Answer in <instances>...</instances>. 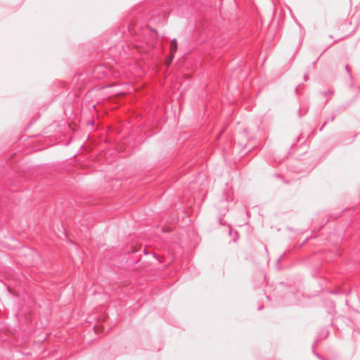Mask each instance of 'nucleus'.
I'll use <instances>...</instances> for the list:
<instances>
[{
	"instance_id": "obj_12",
	"label": "nucleus",
	"mask_w": 360,
	"mask_h": 360,
	"mask_svg": "<svg viewBox=\"0 0 360 360\" xmlns=\"http://www.w3.org/2000/svg\"><path fill=\"white\" fill-rule=\"evenodd\" d=\"M298 115H299V117H301L302 115L301 114V110L300 109L299 110V112H298Z\"/></svg>"
},
{
	"instance_id": "obj_3",
	"label": "nucleus",
	"mask_w": 360,
	"mask_h": 360,
	"mask_svg": "<svg viewBox=\"0 0 360 360\" xmlns=\"http://www.w3.org/2000/svg\"><path fill=\"white\" fill-rule=\"evenodd\" d=\"M139 250H141L140 248H131V252L132 253H136L138 252Z\"/></svg>"
},
{
	"instance_id": "obj_4",
	"label": "nucleus",
	"mask_w": 360,
	"mask_h": 360,
	"mask_svg": "<svg viewBox=\"0 0 360 360\" xmlns=\"http://www.w3.org/2000/svg\"><path fill=\"white\" fill-rule=\"evenodd\" d=\"M285 253H283L279 258L277 259L276 260V264L278 265L283 258V257L284 256Z\"/></svg>"
},
{
	"instance_id": "obj_10",
	"label": "nucleus",
	"mask_w": 360,
	"mask_h": 360,
	"mask_svg": "<svg viewBox=\"0 0 360 360\" xmlns=\"http://www.w3.org/2000/svg\"><path fill=\"white\" fill-rule=\"evenodd\" d=\"M142 251L144 252L145 255H149L150 254V252H147L146 250V249H143Z\"/></svg>"
},
{
	"instance_id": "obj_7",
	"label": "nucleus",
	"mask_w": 360,
	"mask_h": 360,
	"mask_svg": "<svg viewBox=\"0 0 360 360\" xmlns=\"http://www.w3.org/2000/svg\"><path fill=\"white\" fill-rule=\"evenodd\" d=\"M326 50H324L322 53L318 57L317 60H314L313 62V65H315L316 61L321 58V56L324 53V52L326 51Z\"/></svg>"
},
{
	"instance_id": "obj_5",
	"label": "nucleus",
	"mask_w": 360,
	"mask_h": 360,
	"mask_svg": "<svg viewBox=\"0 0 360 360\" xmlns=\"http://www.w3.org/2000/svg\"><path fill=\"white\" fill-rule=\"evenodd\" d=\"M345 69H346L347 72H348L350 78H352V75H351V73L349 72V66L347 65L345 66Z\"/></svg>"
},
{
	"instance_id": "obj_8",
	"label": "nucleus",
	"mask_w": 360,
	"mask_h": 360,
	"mask_svg": "<svg viewBox=\"0 0 360 360\" xmlns=\"http://www.w3.org/2000/svg\"><path fill=\"white\" fill-rule=\"evenodd\" d=\"M326 124H327V121H326V122L323 124V125L320 127L319 131H322V130H323V129L324 128V127H325Z\"/></svg>"
},
{
	"instance_id": "obj_15",
	"label": "nucleus",
	"mask_w": 360,
	"mask_h": 360,
	"mask_svg": "<svg viewBox=\"0 0 360 360\" xmlns=\"http://www.w3.org/2000/svg\"><path fill=\"white\" fill-rule=\"evenodd\" d=\"M229 234L231 235V229H230V228H229Z\"/></svg>"
},
{
	"instance_id": "obj_9",
	"label": "nucleus",
	"mask_w": 360,
	"mask_h": 360,
	"mask_svg": "<svg viewBox=\"0 0 360 360\" xmlns=\"http://www.w3.org/2000/svg\"><path fill=\"white\" fill-rule=\"evenodd\" d=\"M308 79H309V77H308L307 75H304V81L307 82L308 80Z\"/></svg>"
},
{
	"instance_id": "obj_6",
	"label": "nucleus",
	"mask_w": 360,
	"mask_h": 360,
	"mask_svg": "<svg viewBox=\"0 0 360 360\" xmlns=\"http://www.w3.org/2000/svg\"><path fill=\"white\" fill-rule=\"evenodd\" d=\"M335 118V115H333L330 118L328 119V120H326V121H327V123H328V122H330H330L334 121Z\"/></svg>"
},
{
	"instance_id": "obj_11",
	"label": "nucleus",
	"mask_w": 360,
	"mask_h": 360,
	"mask_svg": "<svg viewBox=\"0 0 360 360\" xmlns=\"http://www.w3.org/2000/svg\"><path fill=\"white\" fill-rule=\"evenodd\" d=\"M295 91L296 94H299V90H298V87L297 86L295 88Z\"/></svg>"
},
{
	"instance_id": "obj_2",
	"label": "nucleus",
	"mask_w": 360,
	"mask_h": 360,
	"mask_svg": "<svg viewBox=\"0 0 360 360\" xmlns=\"http://www.w3.org/2000/svg\"><path fill=\"white\" fill-rule=\"evenodd\" d=\"M177 51V40L176 39H173L171 41V45H170V53H171V60L173 59L174 57V54L176 51Z\"/></svg>"
},
{
	"instance_id": "obj_13",
	"label": "nucleus",
	"mask_w": 360,
	"mask_h": 360,
	"mask_svg": "<svg viewBox=\"0 0 360 360\" xmlns=\"http://www.w3.org/2000/svg\"><path fill=\"white\" fill-rule=\"evenodd\" d=\"M297 24L298 25V26H299L300 27H302V25H301V24H300V22H297Z\"/></svg>"
},
{
	"instance_id": "obj_14",
	"label": "nucleus",
	"mask_w": 360,
	"mask_h": 360,
	"mask_svg": "<svg viewBox=\"0 0 360 360\" xmlns=\"http://www.w3.org/2000/svg\"><path fill=\"white\" fill-rule=\"evenodd\" d=\"M154 257L158 258L157 255L155 253H153Z\"/></svg>"
},
{
	"instance_id": "obj_1",
	"label": "nucleus",
	"mask_w": 360,
	"mask_h": 360,
	"mask_svg": "<svg viewBox=\"0 0 360 360\" xmlns=\"http://www.w3.org/2000/svg\"><path fill=\"white\" fill-rule=\"evenodd\" d=\"M127 28L128 31L131 34H134L135 35H141L143 34L144 37V40L146 41V43L147 46H148V49H155L156 47L157 41H158V36H157V31L155 29L150 30V32L151 33V37H146V32L149 31L148 28H142L138 25H136L134 22L132 18H130L127 22Z\"/></svg>"
}]
</instances>
